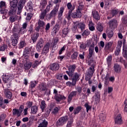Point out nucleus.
I'll return each instance as SVG.
<instances>
[{"mask_svg":"<svg viewBox=\"0 0 127 127\" xmlns=\"http://www.w3.org/2000/svg\"><path fill=\"white\" fill-rule=\"evenodd\" d=\"M10 6L11 8H17V4L18 3V0H13L9 2Z\"/></svg>","mask_w":127,"mask_h":127,"instance_id":"412c9836","label":"nucleus"},{"mask_svg":"<svg viewBox=\"0 0 127 127\" xmlns=\"http://www.w3.org/2000/svg\"><path fill=\"white\" fill-rule=\"evenodd\" d=\"M67 9H68V13L65 15V18H67V20H71V13L73 12V10L75 9V5H72L71 2H68L66 4Z\"/></svg>","mask_w":127,"mask_h":127,"instance_id":"7ed1b4c3","label":"nucleus"},{"mask_svg":"<svg viewBox=\"0 0 127 127\" xmlns=\"http://www.w3.org/2000/svg\"><path fill=\"white\" fill-rule=\"evenodd\" d=\"M90 33H91V32H90V31H89V30L86 29L83 32L81 35H82V36H83V37L88 36L90 35Z\"/></svg>","mask_w":127,"mask_h":127,"instance_id":"c03bdc74","label":"nucleus"},{"mask_svg":"<svg viewBox=\"0 0 127 127\" xmlns=\"http://www.w3.org/2000/svg\"><path fill=\"white\" fill-rule=\"evenodd\" d=\"M0 13H1L2 14H6V13H7V10L5 9V8H6V4H5V2L3 1H0Z\"/></svg>","mask_w":127,"mask_h":127,"instance_id":"9d476101","label":"nucleus"},{"mask_svg":"<svg viewBox=\"0 0 127 127\" xmlns=\"http://www.w3.org/2000/svg\"><path fill=\"white\" fill-rule=\"evenodd\" d=\"M92 14L93 18L95 19V20L97 21H98V20H100L101 16H100V14H99L98 11L96 10H93L92 12Z\"/></svg>","mask_w":127,"mask_h":127,"instance_id":"dca6fc26","label":"nucleus"},{"mask_svg":"<svg viewBox=\"0 0 127 127\" xmlns=\"http://www.w3.org/2000/svg\"><path fill=\"white\" fill-rule=\"evenodd\" d=\"M38 26L35 27V30L39 32V30H40L41 28H44V26H45V22L43 21V20L39 19L38 20Z\"/></svg>","mask_w":127,"mask_h":127,"instance_id":"f8f14e48","label":"nucleus"},{"mask_svg":"<svg viewBox=\"0 0 127 127\" xmlns=\"http://www.w3.org/2000/svg\"><path fill=\"white\" fill-rule=\"evenodd\" d=\"M65 50H66V46L64 45L60 50L59 52V55H61V54H62V53H63V52H64Z\"/></svg>","mask_w":127,"mask_h":127,"instance_id":"864d4df0","label":"nucleus"},{"mask_svg":"<svg viewBox=\"0 0 127 127\" xmlns=\"http://www.w3.org/2000/svg\"><path fill=\"white\" fill-rule=\"evenodd\" d=\"M46 12H42L41 14L39 15V19H41V20H43L44 19L45 16L46 15Z\"/></svg>","mask_w":127,"mask_h":127,"instance_id":"3c124183","label":"nucleus"},{"mask_svg":"<svg viewBox=\"0 0 127 127\" xmlns=\"http://www.w3.org/2000/svg\"><path fill=\"white\" fill-rule=\"evenodd\" d=\"M119 9H112V16L114 17V16H116L118 13L119 12Z\"/></svg>","mask_w":127,"mask_h":127,"instance_id":"8fccbe9b","label":"nucleus"},{"mask_svg":"<svg viewBox=\"0 0 127 127\" xmlns=\"http://www.w3.org/2000/svg\"><path fill=\"white\" fill-rule=\"evenodd\" d=\"M120 62H122L124 64L125 68H127V62L126 61V60H123V59H121Z\"/></svg>","mask_w":127,"mask_h":127,"instance_id":"69168bd1","label":"nucleus"},{"mask_svg":"<svg viewBox=\"0 0 127 127\" xmlns=\"http://www.w3.org/2000/svg\"><path fill=\"white\" fill-rule=\"evenodd\" d=\"M25 2H26V0H20L18 2V4L17 5V14H20L21 12H22V9L24 6V4H25Z\"/></svg>","mask_w":127,"mask_h":127,"instance_id":"39448f33","label":"nucleus"},{"mask_svg":"<svg viewBox=\"0 0 127 127\" xmlns=\"http://www.w3.org/2000/svg\"><path fill=\"white\" fill-rule=\"evenodd\" d=\"M85 24L80 22L79 23L78 22V28H79V29H81V31H83L84 29H85Z\"/></svg>","mask_w":127,"mask_h":127,"instance_id":"ea45409f","label":"nucleus"},{"mask_svg":"<svg viewBox=\"0 0 127 127\" xmlns=\"http://www.w3.org/2000/svg\"><path fill=\"white\" fill-rule=\"evenodd\" d=\"M64 10H65V8H64V7H60L58 13V18H60V17L63 15V12H64Z\"/></svg>","mask_w":127,"mask_h":127,"instance_id":"c9c22d12","label":"nucleus"},{"mask_svg":"<svg viewBox=\"0 0 127 127\" xmlns=\"http://www.w3.org/2000/svg\"><path fill=\"white\" fill-rule=\"evenodd\" d=\"M76 68V64L70 65L68 67V71H66L65 72L66 74H67V75H68L69 77L72 78L73 76L75 75V74H74V71H75Z\"/></svg>","mask_w":127,"mask_h":127,"instance_id":"0eeeda50","label":"nucleus"},{"mask_svg":"<svg viewBox=\"0 0 127 127\" xmlns=\"http://www.w3.org/2000/svg\"><path fill=\"white\" fill-rule=\"evenodd\" d=\"M48 125V122L46 120H44L42 123H41L38 127H47Z\"/></svg>","mask_w":127,"mask_h":127,"instance_id":"f704fd0d","label":"nucleus"},{"mask_svg":"<svg viewBox=\"0 0 127 127\" xmlns=\"http://www.w3.org/2000/svg\"><path fill=\"white\" fill-rule=\"evenodd\" d=\"M3 100V99H2V97H0V107L2 108V109H4L5 108V105H4L2 102Z\"/></svg>","mask_w":127,"mask_h":127,"instance_id":"5fc2aeb1","label":"nucleus"},{"mask_svg":"<svg viewBox=\"0 0 127 127\" xmlns=\"http://www.w3.org/2000/svg\"><path fill=\"white\" fill-rule=\"evenodd\" d=\"M17 8H11L10 7V10L8 12L9 15H16V10Z\"/></svg>","mask_w":127,"mask_h":127,"instance_id":"cd10ccee","label":"nucleus"},{"mask_svg":"<svg viewBox=\"0 0 127 127\" xmlns=\"http://www.w3.org/2000/svg\"><path fill=\"white\" fill-rule=\"evenodd\" d=\"M123 56L125 57V59L127 60V51H123Z\"/></svg>","mask_w":127,"mask_h":127,"instance_id":"774afa93","label":"nucleus"},{"mask_svg":"<svg viewBox=\"0 0 127 127\" xmlns=\"http://www.w3.org/2000/svg\"><path fill=\"white\" fill-rule=\"evenodd\" d=\"M76 96H77V91H73L71 92L68 96L67 103L70 104L73 98H74V97H76Z\"/></svg>","mask_w":127,"mask_h":127,"instance_id":"f3484780","label":"nucleus"},{"mask_svg":"<svg viewBox=\"0 0 127 127\" xmlns=\"http://www.w3.org/2000/svg\"><path fill=\"white\" fill-rule=\"evenodd\" d=\"M94 47H95V44L92 43L91 46L89 47V55L88 57L91 58L93 56V53H94Z\"/></svg>","mask_w":127,"mask_h":127,"instance_id":"aec40b11","label":"nucleus"},{"mask_svg":"<svg viewBox=\"0 0 127 127\" xmlns=\"http://www.w3.org/2000/svg\"><path fill=\"white\" fill-rule=\"evenodd\" d=\"M81 110H82V107L81 106L77 107L74 110V115H77V114H79V113H80V112L81 111Z\"/></svg>","mask_w":127,"mask_h":127,"instance_id":"49530a36","label":"nucleus"},{"mask_svg":"<svg viewBox=\"0 0 127 127\" xmlns=\"http://www.w3.org/2000/svg\"><path fill=\"white\" fill-rule=\"evenodd\" d=\"M9 20L10 22H14V21H16L17 19V16H16V15H9Z\"/></svg>","mask_w":127,"mask_h":127,"instance_id":"473e14b6","label":"nucleus"},{"mask_svg":"<svg viewBox=\"0 0 127 127\" xmlns=\"http://www.w3.org/2000/svg\"><path fill=\"white\" fill-rule=\"evenodd\" d=\"M39 36V34L38 33H36L34 34L33 35L31 36V39L32 40L33 43H34V42H36V40H37Z\"/></svg>","mask_w":127,"mask_h":127,"instance_id":"bb28decb","label":"nucleus"},{"mask_svg":"<svg viewBox=\"0 0 127 127\" xmlns=\"http://www.w3.org/2000/svg\"><path fill=\"white\" fill-rule=\"evenodd\" d=\"M125 108L124 112L127 113V99H126L124 102Z\"/></svg>","mask_w":127,"mask_h":127,"instance_id":"338daca9","label":"nucleus"},{"mask_svg":"<svg viewBox=\"0 0 127 127\" xmlns=\"http://www.w3.org/2000/svg\"><path fill=\"white\" fill-rule=\"evenodd\" d=\"M107 21L108 22V25L110 27L112 26V17L107 16Z\"/></svg>","mask_w":127,"mask_h":127,"instance_id":"bf43d9fd","label":"nucleus"},{"mask_svg":"<svg viewBox=\"0 0 127 127\" xmlns=\"http://www.w3.org/2000/svg\"><path fill=\"white\" fill-rule=\"evenodd\" d=\"M94 61L93 60H90L89 62V64L90 65L91 67L88 69V72L86 73L85 77H88L87 79H91L95 71V64H94Z\"/></svg>","mask_w":127,"mask_h":127,"instance_id":"f03ea898","label":"nucleus"},{"mask_svg":"<svg viewBox=\"0 0 127 127\" xmlns=\"http://www.w3.org/2000/svg\"><path fill=\"white\" fill-rule=\"evenodd\" d=\"M56 78L57 80H60V81H62L63 80V74L59 73L56 75Z\"/></svg>","mask_w":127,"mask_h":127,"instance_id":"09e8293b","label":"nucleus"},{"mask_svg":"<svg viewBox=\"0 0 127 127\" xmlns=\"http://www.w3.org/2000/svg\"><path fill=\"white\" fill-rule=\"evenodd\" d=\"M114 121L115 125L121 126V125L124 124V121L123 120L121 114H119L118 115L114 116Z\"/></svg>","mask_w":127,"mask_h":127,"instance_id":"6e6552de","label":"nucleus"},{"mask_svg":"<svg viewBox=\"0 0 127 127\" xmlns=\"http://www.w3.org/2000/svg\"><path fill=\"white\" fill-rule=\"evenodd\" d=\"M105 50H107V51L111 50V49H112V43L111 42L106 43L105 44Z\"/></svg>","mask_w":127,"mask_h":127,"instance_id":"58836bf2","label":"nucleus"},{"mask_svg":"<svg viewBox=\"0 0 127 127\" xmlns=\"http://www.w3.org/2000/svg\"><path fill=\"white\" fill-rule=\"evenodd\" d=\"M54 99L56 101L57 103H60L61 101L66 100V97L60 94H55L54 96Z\"/></svg>","mask_w":127,"mask_h":127,"instance_id":"2eb2a0df","label":"nucleus"},{"mask_svg":"<svg viewBox=\"0 0 127 127\" xmlns=\"http://www.w3.org/2000/svg\"><path fill=\"white\" fill-rule=\"evenodd\" d=\"M57 12H58V8H55L51 11L49 15V18L51 19L52 17H54L56 16V14H57Z\"/></svg>","mask_w":127,"mask_h":127,"instance_id":"a211bd4d","label":"nucleus"},{"mask_svg":"<svg viewBox=\"0 0 127 127\" xmlns=\"http://www.w3.org/2000/svg\"><path fill=\"white\" fill-rule=\"evenodd\" d=\"M67 121L68 116L61 117L57 122L56 125L57 126H63V125H64V124H66Z\"/></svg>","mask_w":127,"mask_h":127,"instance_id":"9b49d317","label":"nucleus"},{"mask_svg":"<svg viewBox=\"0 0 127 127\" xmlns=\"http://www.w3.org/2000/svg\"><path fill=\"white\" fill-rule=\"evenodd\" d=\"M5 95L7 99H11L12 97V93L9 90H6L5 91Z\"/></svg>","mask_w":127,"mask_h":127,"instance_id":"c756f323","label":"nucleus"},{"mask_svg":"<svg viewBox=\"0 0 127 127\" xmlns=\"http://www.w3.org/2000/svg\"><path fill=\"white\" fill-rule=\"evenodd\" d=\"M69 32H70V29L68 28H64L63 30V34L65 36H67Z\"/></svg>","mask_w":127,"mask_h":127,"instance_id":"37998d69","label":"nucleus"},{"mask_svg":"<svg viewBox=\"0 0 127 127\" xmlns=\"http://www.w3.org/2000/svg\"><path fill=\"white\" fill-rule=\"evenodd\" d=\"M77 28H78V22H74L72 28V30H74L75 31H76Z\"/></svg>","mask_w":127,"mask_h":127,"instance_id":"6e6d98bb","label":"nucleus"},{"mask_svg":"<svg viewBox=\"0 0 127 127\" xmlns=\"http://www.w3.org/2000/svg\"><path fill=\"white\" fill-rule=\"evenodd\" d=\"M31 64H29L27 62L24 64V69L25 70H29L30 68H31Z\"/></svg>","mask_w":127,"mask_h":127,"instance_id":"79ce46f5","label":"nucleus"},{"mask_svg":"<svg viewBox=\"0 0 127 127\" xmlns=\"http://www.w3.org/2000/svg\"><path fill=\"white\" fill-rule=\"evenodd\" d=\"M40 108L42 110V112H44V110L46 108V103H45V101L43 100L41 101Z\"/></svg>","mask_w":127,"mask_h":127,"instance_id":"4c0bfd02","label":"nucleus"},{"mask_svg":"<svg viewBox=\"0 0 127 127\" xmlns=\"http://www.w3.org/2000/svg\"><path fill=\"white\" fill-rule=\"evenodd\" d=\"M60 68V65L57 63H54L50 65V69L52 71H58Z\"/></svg>","mask_w":127,"mask_h":127,"instance_id":"6ab92c4d","label":"nucleus"},{"mask_svg":"<svg viewBox=\"0 0 127 127\" xmlns=\"http://www.w3.org/2000/svg\"><path fill=\"white\" fill-rule=\"evenodd\" d=\"M7 48V46L5 44H3L0 47V51H4Z\"/></svg>","mask_w":127,"mask_h":127,"instance_id":"4d7b16f0","label":"nucleus"},{"mask_svg":"<svg viewBox=\"0 0 127 127\" xmlns=\"http://www.w3.org/2000/svg\"><path fill=\"white\" fill-rule=\"evenodd\" d=\"M79 53L77 52H74L72 55L71 56V58L72 60H75L77 59V57H78V55Z\"/></svg>","mask_w":127,"mask_h":127,"instance_id":"de8ad7c7","label":"nucleus"},{"mask_svg":"<svg viewBox=\"0 0 127 127\" xmlns=\"http://www.w3.org/2000/svg\"><path fill=\"white\" fill-rule=\"evenodd\" d=\"M107 61L108 67L111 68L112 65V56H109L107 59Z\"/></svg>","mask_w":127,"mask_h":127,"instance_id":"a18cd8bd","label":"nucleus"},{"mask_svg":"<svg viewBox=\"0 0 127 127\" xmlns=\"http://www.w3.org/2000/svg\"><path fill=\"white\" fill-rule=\"evenodd\" d=\"M78 80H79V74L76 72L75 73H74L72 77V82L70 81H67L66 83V85L68 86V87H72V86H75Z\"/></svg>","mask_w":127,"mask_h":127,"instance_id":"20e7f679","label":"nucleus"},{"mask_svg":"<svg viewBox=\"0 0 127 127\" xmlns=\"http://www.w3.org/2000/svg\"><path fill=\"white\" fill-rule=\"evenodd\" d=\"M31 113L33 115H35L38 111V107L37 106H33L31 107Z\"/></svg>","mask_w":127,"mask_h":127,"instance_id":"7c9ffc66","label":"nucleus"},{"mask_svg":"<svg viewBox=\"0 0 127 127\" xmlns=\"http://www.w3.org/2000/svg\"><path fill=\"white\" fill-rule=\"evenodd\" d=\"M84 107L86 109L87 113H89V110H91V106H90V105H89L88 103H85L84 105Z\"/></svg>","mask_w":127,"mask_h":127,"instance_id":"680f3d73","label":"nucleus"},{"mask_svg":"<svg viewBox=\"0 0 127 127\" xmlns=\"http://www.w3.org/2000/svg\"><path fill=\"white\" fill-rule=\"evenodd\" d=\"M122 22L123 24H127V16H125L122 18Z\"/></svg>","mask_w":127,"mask_h":127,"instance_id":"e2e57ef3","label":"nucleus"},{"mask_svg":"<svg viewBox=\"0 0 127 127\" xmlns=\"http://www.w3.org/2000/svg\"><path fill=\"white\" fill-rule=\"evenodd\" d=\"M50 48V43L47 42L43 47L42 50L41 54L42 55H46L48 52H49V49Z\"/></svg>","mask_w":127,"mask_h":127,"instance_id":"4468645a","label":"nucleus"},{"mask_svg":"<svg viewBox=\"0 0 127 127\" xmlns=\"http://www.w3.org/2000/svg\"><path fill=\"white\" fill-rule=\"evenodd\" d=\"M26 27H27V23H24L22 25V27L19 28L16 26H14L12 30V32L14 33H16L18 35L19 37H20V35L24 34L27 30H26Z\"/></svg>","mask_w":127,"mask_h":127,"instance_id":"f257e3e1","label":"nucleus"},{"mask_svg":"<svg viewBox=\"0 0 127 127\" xmlns=\"http://www.w3.org/2000/svg\"><path fill=\"white\" fill-rule=\"evenodd\" d=\"M96 29L99 31V32H102L104 30V27L101 23H98L97 24Z\"/></svg>","mask_w":127,"mask_h":127,"instance_id":"e433bc0d","label":"nucleus"},{"mask_svg":"<svg viewBox=\"0 0 127 127\" xmlns=\"http://www.w3.org/2000/svg\"><path fill=\"white\" fill-rule=\"evenodd\" d=\"M53 41V47H54V46L57 45V43L59 42V39H58V38H55L54 39Z\"/></svg>","mask_w":127,"mask_h":127,"instance_id":"052dcab7","label":"nucleus"},{"mask_svg":"<svg viewBox=\"0 0 127 127\" xmlns=\"http://www.w3.org/2000/svg\"><path fill=\"white\" fill-rule=\"evenodd\" d=\"M49 29H50V23H48L45 26V30L46 32L49 31Z\"/></svg>","mask_w":127,"mask_h":127,"instance_id":"0e129e2a","label":"nucleus"},{"mask_svg":"<svg viewBox=\"0 0 127 127\" xmlns=\"http://www.w3.org/2000/svg\"><path fill=\"white\" fill-rule=\"evenodd\" d=\"M95 95L94 97H93L94 101L96 104H99L100 102V98H101V96H100V93L98 92L95 93Z\"/></svg>","mask_w":127,"mask_h":127,"instance_id":"393cba45","label":"nucleus"},{"mask_svg":"<svg viewBox=\"0 0 127 127\" xmlns=\"http://www.w3.org/2000/svg\"><path fill=\"white\" fill-rule=\"evenodd\" d=\"M119 25V22H118V20L117 18H115L112 19V27L114 29L118 27Z\"/></svg>","mask_w":127,"mask_h":127,"instance_id":"5701e85b","label":"nucleus"},{"mask_svg":"<svg viewBox=\"0 0 127 127\" xmlns=\"http://www.w3.org/2000/svg\"><path fill=\"white\" fill-rule=\"evenodd\" d=\"M82 15H83L82 12L76 10L75 12H72L71 13L70 18L72 17V18H81V17H82Z\"/></svg>","mask_w":127,"mask_h":127,"instance_id":"ddd939ff","label":"nucleus"},{"mask_svg":"<svg viewBox=\"0 0 127 127\" xmlns=\"http://www.w3.org/2000/svg\"><path fill=\"white\" fill-rule=\"evenodd\" d=\"M13 34L10 37V40L11 41V43L12 46H16L17 43H18V39L19 37L18 35L14 32H12Z\"/></svg>","mask_w":127,"mask_h":127,"instance_id":"423d86ee","label":"nucleus"},{"mask_svg":"<svg viewBox=\"0 0 127 127\" xmlns=\"http://www.w3.org/2000/svg\"><path fill=\"white\" fill-rule=\"evenodd\" d=\"M2 80L4 83H9L10 82V75L6 74L3 75Z\"/></svg>","mask_w":127,"mask_h":127,"instance_id":"a878e982","label":"nucleus"},{"mask_svg":"<svg viewBox=\"0 0 127 127\" xmlns=\"http://www.w3.org/2000/svg\"><path fill=\"white\" fill-rule=\"evenodd\" d=\"M99 119L100 121H105L106 120V115L103 113L100 114Z\"/></svg>","mask_w":127,"mask_h":127,"instance_id":"13d9d810","label":"nucleus"},{"mask_svg":"<svg viewBox=\"0 0 127 127\" xmlns=\"http://www.w3.org/2000/svg\"><path fill=\"white\" fill-rule=\"evenodd\" d=\"M44 45V40L42 38H41L36 44V50L38 52H40L42 50V47Z\"/></svg>","mask_w":127,"mask_h":127,"instance_id":"1a4fd4ad","label":"nucleus"},{"mask_svg":"<svg viewBox=\"0 0 127 127\" xmlns=\"http://www.w3.org/2000/svg\"><path fill=\"white\" fill-rule=\"evenodd\" d=\"M114 69L115 72L116 73H120L122 70V67L120 66V64H115L114 65Z\"/></svg>","mask_w":127,"mask_h":127,"instance_id":"b1692460","label":"nucleus"},{"mask_svg":"<svg viewBox=\"0 0 127 127\" xmlns=\"http://www.w3.org/2000/svg\"><path fill=\"white\" fill-rule=\"evenodd\" d=\"M12 115L13 116H15V115H16L17 117H20V115H21V113H20L18 109H13L12 110Z\"/></svg>","mask_w":127,"mask_h":127,"instance_id":"72a5a7b5","label":"nucleus"},{"mask_svg":"<svg viewBox=\"0 0 127 127\" xmlns=\"http://www.w3.org/2000/svg\"><path fill=\"white\" fill-rule=\"evenodd\" d=\"M27 10H29V11H32V10H33L32 2L29 1L27 3Z\"/></svg>","mask_w":127,"mask_h":127,"instance_id":"2f4dec72","label":"nucleus"},{"mask_svg":"<svg viewBox=\"0 0 127 127\" xmlns=\"http://www.w3.org/2000/svg\"><path fill=\"white\" fill-rule=\"evenodd\" d=\"M37 84H38V81H31L30 84V88L31 89V92L32 93H34V92H35V90H32L33 89V88H35V87L36 86V85H37Z\"/></svg>","mask_w":127,"mask_h":127,"instance_id":"4be33fe9","label":"nucleus"},{"mask_svg":"<svg viewBox=\"0 0 127 127\" xmlns=\"http://www.w3.org/2000/svg\"><path fill=\"white\" fill-rule=\"evenodd\" d=\"M40 90L41 91H46V85L45 83H42L40 85Z\"/></svg>","mask_w":127,"mask_h":127,"instance_id":"603ef678","label":"nucleus"},{"mask_svg":"<svg viewBox=\"0 0 127 127\" xmlns=\"http://www.w3.org/2000/svg\"><path fill=\"white\" fill-rule=\"evenodd\" d=\"M89 29L90 31H94L95 30V26L93 22L89 21L88 24Z\"/></svg>","mask_w":127,"mask_h":127,"instance_id":"a19ab883","label":"nucleus"},{"mask_svg":"<svg viewBox=\"0 0 127 127\" xmlns=\"http://www.w3.org/2000/svg\"><path fill=\"white\" fill-rule=\"evenodd\" d=\"M60 25L59 24H56L55 27L53 29V33L56 34L59 30H60Z\"/></svg>","mask_w":127,"mask_h":127,"instance_id":"c85d7f7f","label":"nucleus"}]
</instances>
